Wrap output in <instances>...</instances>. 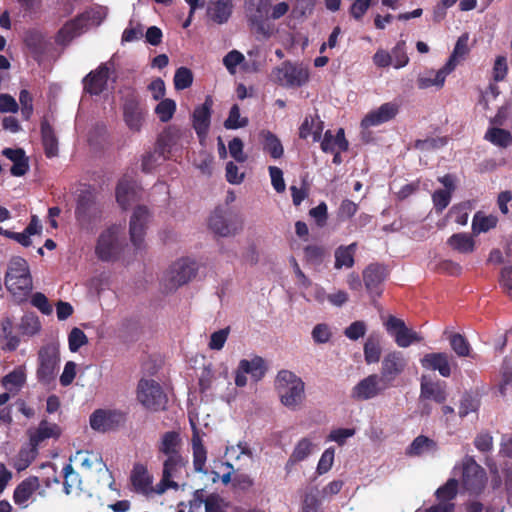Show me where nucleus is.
Wrapping results in <instances>:
<instances>
[{
	"instance_id": "dca6fc26",
	"label": "nucleus",
	"mask_w": 512,
	"mask_h": 512,
	"mask_svg": "<svg viewBox=\"0 0 512 512\" xmlns=\"http://www.w3.org/2000/svg\"><path fill=\"white\" fill-rule=\"evenodd\" d=\"M198 271L197 263L189 258H182L176 261L170 268L169 281L173 288L187 284L193 279Z\"/></svg>"
},
{
	"instance_id": "680f3d73",
	"label": "nucleus",
	"mask_w": 512,
	"mask_h": 512,
	"mask_svg": "<svg viewBox=\"0 0 512 512\" xmlns=\"http://www.w3.org/2000/svg\"><path fill=\"white\" fill-rule=\"evenodd\" d=\"M444 83L445 82H439L438 72H434L433 70L428 71L425 75H420L417 79L419 89H428L432 86L441 88Z\"/></svg>"
},
{
	"instance_id": "5701e85b",
	"label": "nucleus",
	"mask_w": 512,
	"mask_h": 512,
	"mask_svg": "<svg viewBox=\"0 0 512 512\" xmlns=\"http://www.w3.org/2000/svg\"><path fill=\"white\" fill-rule=\"evenodd\" d=\"M88 17L84 14L67 21L56 33L55 42L60 46H67L85 26Z\"/></svg>"
},
{
	"instance_id": "a211bd4d",
	"label": "nucleus",
	"mask_w": 512,
	"mask_h": 512,
	"mask_svg": "<svg viewBox=\"0 0 512 512\" xmlns=\"http://www.w3.org/2000/svg\"><path fill=\"white\" fill-rule=\"evenodd\" d=\"M214 101L207 95L203 104L195 107L192 114V126L199 138H205L210 128Z\"/></svg>"
},
{
	"instance_id": "a19ab883",
	"label": "nucleus",
	"mask_w": 512,
	"mask_h": 512,
	"mask_svg": "<svg viewBox=\"0 0 512 512\" xmlns=\"http://www.w3.org/2000/svg\"><path fill=\"white\" fill-rule=\"evenodd\" d=\"M188 461L180 455L168 456L163 462V476L173 480L181 475L182 470L186 467Z\"/></svg>"
},
{
	"instance_id": "8fccbe9b",
	"label": "nucleus",
	"mask_w": 512,
	"mask_h": 512,
	"mask_svg": "<svg viewBox=\"0 0 512 512\" xmlns=\"http://www.w3.org/2000/svg\"><path fill=\"white\" fill-rule=\"evenodd\" d=\"M458 481L450 478L443 486L436 490V497L440 502H450L457 496Z\"/></svg>"
},
{
	"instance_id": "de8ad7c7",
	"label": "nucleus",
	"mask_w": 512,
	"mask_h": 512,
	"mask_svg": "<svg viewBox=\"0 0 512 512\" xmlns=\"http://www.w3.org/2000/svg\"><path fill=\"white\" fill-rule=\"evenodd\" d=\"M449 343L452 350L459 357H468L470 355L471 346L468 340L459 333H452L449 336Z\"/></svg>"
},
{
	"instance_id": "c85d7f7f",
	"label": "nucleus",
	"mask_w": 512,
	"mask_h": 512,
	"mask_svg": "<svg viewBox=\"0 0 512 512\" xmlns=\"http://www.w3.org/2000/svg\"><path fill=\"white\" fill-rule=\"evenodd\" d=\"M320 147L325 153H334L336 149L347 151L349 143L345 138L344 129L339 128L336 135H333L331 130H327L321 140Z\"/></svg>"
},
{
	"instance_id": "79ce46f5",
	"label": "nucleus",
	"mask_w": 512,
	"mask_h": 512,
	"mask_svg": "<svg viewBox=\"0 0 512 512\" xmlns=\"http://www.w3.org/2000/svg\"><path fill=\"white\" fill-rule=\"evenodd\" d=\"M485 140L500 148H507L512 144V134L503 128H489L484 136Z\"/></svg>"
},
{
	"instance_id": "338daca9",
	"label": "nucleus",
	"mask_w": 512,
	"mask_h": 512,
	"mask_svg": "<svg viewBox=\"0 0 512 512\" xmlns=\"http://www.w3.org/2000/svg\"><path fill=\"white\" fill-rule=\"evenodd\" d=\"M367 331L365 322L354 321L344 331V335L350 340H358L363 337Z\"/></svg>"
},
{
	"instance_id": "ea45409f",
	"label": "nucleus",
	"mask_w": 512,
	"mask_h": 512,
	"mask_svg": "<svg viewBox=\"0 0 512 512\" xmlns=\"http://www.w3.org/2000/svg\"><path fill=\"white\" fill-rule=\"evenodd\" d=\"M60 429L58 425H49L47 421L40 422L39 427L34 434L30 436V443L36 449L45 439L59 437Z\"/></svg>"
},
{
	"instance_id": "58836bf2",
	"label": "nucleus",
	"mask_w": 512,
	"mask_h": 512,
	"mask_svg": "<svg viewBox=\"0 0 512 512\" xmlns=\"http://www.w3.org/2000/svg\"><path fill=\"white\" fill-rule=\"evenodd\" d=\"M180 137V130L174 126L167 127L158 137L156 142L160 155L170 153L171 147L176 145Z\"/></svg>"
},
{
	"instance_id": "3c124183",
	"label": "nucleus",
	"mask_w": 512,
	"mask_h": 512,
	"mask_svg": "<svg viewBox=\"0 0 512 512\" xmlns=\"http://www.w3.org/2000/svg\"><path fill=\"white\" fill-rule=\"evenodd\" d=\"M176 111V103L174 100L166 98L162 99L155 107V114L161 122H168L172 119Z\"/></svg>"
},
{
	"instance_id": "f704fd0d",
	"label": "nucleus",
	"mask_w": 512,
	"mask_h": 512,
	"mask_svg": "<svg viewBox=\"0 0 512 512\" xmlns=\"http://www.w3.org/2000/svg\"><path fill=\"white\" fill-rule=\"evenodd\" d=\"M24 43L35 57L45 54L48 45L45 36L36 29L25 32Z\"/></svg>"
},
{
	"instance_id": "09e8293b",
	"label": "nucleus",
	"mask_w": 512,
	"mask_h": 512,
	"mask_svg": "<svg viewBox=\"0 0 512 512\" xmlns=\"http://www.w3.org/2000/svg\"><path fill=\"white\" fill-rule=\"evenodd\" d=\"M19 329L23 335H36L41 330V323L39 318L34 314H25L21 318Z\"/></svg>"
},
{
	"instance_id": "f8f14e48",
	"label": "nucleus",
	"mask_w": 512,
	"mask_h": 512,
	"mask_svg": "<svg viewBox=\"0 0 512 512\" xmlns=\"http://www.w3.org/2000/svg\"><path fill=\"white\" fill-rule=\"evenodd\" d=\"M209 228L215 234L227 237L234 235L241 228V223L231 211L216 208L209 218Z\"/></svg>"
},
{
	"instance_id": "393cba45",
	"label": "nucleus",
	"mask_w": 512,
	"mask_h": 512,
	"mask_svg": "<svg viewBox=\"0 0 512 512\" xmlns=\"http://www.w3.org/2000/svg\"><path fill=\"white\" fill-rule=\"evenodd\" d=\"M446 387L444 381H430L423 376L420 384V399L433 400L438 404H443L447 399Z\"/></svg>"
},
{
	"instance_id": "f3484780",
	"label": "nucleus",
	"mask_w": 512,
	"mask_h": 512,
	"mask_svg": "<svg viewBox=\"0 0 512 512\" xmlns=\"http://www.w3.org/2000/svg\"><path fill=\"white\" fill-rule=\"evenodd\" d=\"M387 269L384 265L373 263L368 265L363 271V281L367 292L372 297L381 296L382 284L387 278Z\"/></svg>"
},
{
	"instance_id": "f03ea898",
	"label": "nucleus",
	"mask_w": 512,
	"mask_h": 512,
	"mask_svg": "<svg viewBox=\"0 0 512 512\" xmlns=\"http://www.w3.org/2000/svg\"><path fill=\"white\" fill-rule=\"evenodd\" d=\"M276 387L281 403L290 409H295L304 399V382L289 370L278 372Z\"/></svg>"
},
{
	"instance_id": "0eeeda50",
	"label": "nucleus",
	"mask_w": 512,
	"mask_h": 512,
	"mask_svg": "<svg viewBox=\"0 0 512 512\" xmlns=\"http://www.w3.org/2000/svg\"><path fill=\"white\" fill-rule=\"evenodd\" d=\"M60 352L57 344L50 343L38 351V367L36 376L40 383L49 385L54 381L59 368Z\"/></svg>"
},
{
	"instance_id": "2f4dec72",
	"label": "nucleus",
	"mask_w": 512,
	"mask_h": 512,
	"mask_svg": "<svg viewBox=\"0 0 512 512\" xmlns=\"http://www.w3.org/2000/svg\"><path fill=\"white\" fill-rule=\"evenodd\" d=\"M438 450V444L433 439L419 435L406 448L405 454L409 457H420L425 453H435Z\"/></svg>"
},
{
	"instance_id": "39448f33",
	"label": "nucleus",
	"mask_w": 512,
	"mask_h": 512,
	"mask_svg": "<svg viewBox=\"0 0 512 512\" xmlns=\"http://www.w3.org/2000/svg\"><path fill=\"white\" fill-rule=\"evenodd\" d=\"M137 400L148 410L164 411L168 403L167 394L153 379L142 378L137 385Z\"/></svg>"
},
{
	"instance_id": "69168bd1",
	"label": "nucleus",
	"mask_w": 512,
	"mask_h": 512,
	"mask_svg": "<svg viewBox=\"0 0 512 512\" xmlns=\"http://www.w3.org/2000/svg\"><path fill=\"white\" fill-rule=\"evenodd\" d=\"M328 208L325 202H321L316 207L310 209L309 215L315 220L318 227L322 228L327 224Z\"/></svg>"
},
{
	"instance_id": "2eb2a0df",
	"label": "nucleus",
	"mask_w": 512,
	"mask_h": 512,
	"mask_svg": "<svg viewBox=\"0 0 512 512\" xmlns=\"http://www.w3.org/2000/svg\"><path fill=\"white\" fill-rule=\"evenodd\" d=\"M486 480L485 470L473 458H469L463 463L462 483L467 491L475 494L480 493Z\"/></svg>"
},
{
	"instance_id": "774afa93",
	"label": "nucleus",
	"mask_w": 512,
	"mask_h": 512,
	"mask_svg": "<svg viewBox=\"0 0 512 512\" xmlns=\"http://www.w3.org/2000/svg\"><path fill=\"white\" fill-rule=\"evenodd\" d=\"M500 286L504 292L512 299V267H504L500 273Z\"/></svg>"
},
{
	"instance_id": "052dcab7",
	"label": "nucleus",
	"mask_w": 512,
	"mask_h": 512,
	"mask_svg": "<svg viewBox=\"0 0 512 512\" xmlns=\"http://www.w3.org/2000/svg\"><path fill=\"white\" fill-rule=\"evenodd\" d=\"M452 193L443 189L435 190L432 194V201L437 213H441L450 204Z\"/></svg>"
},
{
	"instance_id": "0e129e2a",
	"label": "nucleus",
	"mask_w": 512,
	"mask_h": 512,
	"mask_svg": "<svg viewBox=\"0 0 512 512\" xmlns=\"http://www.w3.org/2000/svg\"><path fill=\"white\" fill-rule=\"evenodd\" d=\"M229 332L230 328L226 327L212 333L208 344L209 348L211 350H221L227 341Z\"/></svg>"
},
{
	"instance_id": "e2e57ef3",
	"label": "nucleus",
	"mask_w": 512,
	"mask_h": 512,
	"mask_svg": "<svg viewBox=\"0 0 512 512\" xmlns=\"http://www.w3.org/2000/svg\"><path fill=\"white\" fill-rule=\"evenodd\" d=\"M479 407V401L472 395L466 393L462 396L459 406V416L461 418L467 416L471 412L477 411Z\"/></svg>"
},
{
	"instance_id": "aec40b11",
	"label": "nucleus",
	"mask_w": 512,
	"mask_h": 512,
	"mask_svg": "<svg viewBox=\"0 0 512 512\" xmlns=\"http://www.w3.org/2000/svg\"><path fill=\"white\" fill-rule=\"evenodd\" d=\"M90 426L93 430L106 432L116 429L123 421L121 413L97 409L90 416Z\"/></svg>"
},
{
	"instance_id": "c9c22d12",
	"label": "nucleus",
	"mask_w": 512,
	"mask_h": 512,
	"mask_svg": "<svg viewBox=\"0 0 512 512\" xmlns=\"http://www.w3.org/2000/svg\"><path fill=\"white\" fill-rule=\"evenodd\" d=\"M357 250V243L353 242L347 246L341 245L335 250V269H341L343 267L352 268L355 260L354 256Z\"/></svg>"
},
{
	"instance_id": "412c9836",
	"label": "nucleus",
	"mask_w": 512,
	"mask_h": 512,
	"mask_svg": "<svg viewBox=\"0 0 512 512\" xmlns=\"http://www.w3.org/2000/svg\"><path fill=\"white\" fill-rule=\"evenodd\" d=\"M399 106L393 102H386L378 109L370 111L361 121L364 129L386 123L396 117Z\"/></svg>"
},
{
	"instance_id": "4d7b16f0",
	"label": "nucleus",
	"mask_w": 512,
	"mask_h": 512,
	"mask_svg": "<svg viewBox=\"0 0 512 512\" xmlns=\"http://www.w3.org/2000/svg\"><path fill=\"white\" fill-rule=\"evenodd\" d=\"M352 4L349 7L350 16L356 20L361 21L369 8L373 5L375 0H352Z\"/></svg>"
},
{
	"instance_id": "6ab92c4d",
	"label": "nucleus",
	"mask_w": 512,
	"mask_h": 512,
	"mask_svg": "<svg viewBox=\"0 0 512 512\" xmlns=\"http://www.w3.org/2000/svg\"><path fill=\"white\" fill-rule=\"evenodd\" d=\"M148 218L149 211L147 207L139 205L134 209L130 219L129 233L131 242L136 249L142 248Z\"/></svg>"
},
{
	"instance_id": "f257e3e1",
	"label": "nucleus",
	"mask_w": 512,
	"mask_h": 512,
	"mask_svg": "<svg viewBox=\"0 0 512 512\" xmlns=\"http://www.w3.org/2000/svg\"><path fill=\"white\" fill-rule=\"evenodd\" d=\"M4 282L14 299L21 303L27 300L33 289L29 264L21 256H12L7 264Z\"/></svg>"
},
{
	"instance_id": "cd10ccee",
	"label": "nucleus",
	"mask_w": 512,
	"mask_h": 512,
	"mask_svg": "<svg viewBox=\"0 0 512 512\" xmlns=\"http://www.w3.org/2000/svg\"><path fill=\"white\" fill-rule=\"evenodd\" d=\"M192 427V451L193 466L196 472H205V464L207 460V450L203 445L200 437L199 429L193 421H190Z\"/></svg>"
},
{
	"instance_id": "4c0bfd02",
	"label": "nucleus",
	"mask_w": 512,
	"mask_h": 512,
	"mask_svg": "<svg viewBox=\"0 0 512 512\" xmlns=\"http://www.w3.org/2000/svg\"><path fill=\"white\" fill-rule=\"evenodd\" d=\"M449 245L454 251L462 254L472 253L475 249V241L470 234L467 233H455L450 236L447 240Z\"/></svg>"
},
{
	"instance_id": "4468645a",
	"label": "nucleus",
	"mask_w": 512,
	"mask_h": 512,
	"mask_svg": "<svg viewBox=\"0 0 512 512\" xmlns=\"http://www.w3.org/2000/svg\"><path fill=\"white\" fill-rule=\"evenodd\" d=\"M112 67L113 62L109 61L101 63L95 70L90 71L82 81L84 91L96 96L103 93L107 88Z\"/></svg>"
},
{
	"instance_id": "6e6d98bb",
	"label": "nucleus",
	"mask_w": 512,
	"mask_h": 512,
	"mask_svg": "<svg viewBox=\"0 0 512 512\" xmlns=\"http://www.w3.org/2000/svg\"><path fill=\"white\" fill-rule=\"evenodd\" d=\"M247 125L248 119L240 117V108L237 104H234L230 108L228 118L224 121V127L229 130H234Z\"/></svg>"
},
{
	"instance_id": "5fc2aeb1",
	"label": "nucleus",
	"mask_w": 512,
	"mask_h": 512,
	"mask_svg": "<svg viewBox=\"0 0 512 512\" xmlns=\"http://www.w3.org/2000/svg\"><path fill=\"white\" fill-rule=\"evenodd\" d=\"M173 81L176 90L187 89L193 83V73L187 67H180L176 70Z\"/></svg>"
},
{
	"instance_id": "603ef678",
	"label": "nucleus",
	"mask_w": 512,
	"mask_h": 512,
	"mask_svg": "<svg viewBox=\"0 0 512 512\" xmlns=\"http://www.w3.org/2000/svg\"><path fill=\"white\" fill-rule=\"evenodd\" d=\"M326 255V248L320 245H308L304 248L305 260L312 265L322 264Z\"/></svg>"
},
{
	"instance_id": "c03bdc74",
	"label": "nucleus",
	"mask_w": 512,
	"mask_h": 512,
	"mask_svg": "<svg viewBox=\"0 0 512 512\" xmlns=\"http://www.w3.org/2000/svg\"><path fill=\"white\" fill-rule=\"evenodd\" d=\"M364 358L367 364L378 363L381 357V346L378 336L370 335L364 344Z\"/></svg>"
},
{
	"instance_id": "bb28decb",
	"label": "nucleus",
	"mask_w": 512,
	"mask_h": 512,
	"mask_svg": "<svg viewBox=\"0 0 512 512\" xmlns=\"http://www.w3.org/2000/svg\"><path fill=\"white\" fill-rule=\"evenodd\" d=\"M130 479L136 493L146 497L151 496L153 477L144 465L135 464Z\"/></svg>"
},
{
	"instance_id": "c756f323",
	"label": "nucleus",
	"mask_w": 512,
	"mask_h": 512,
	"mask_svg": "<svg viewBox=\"0 0 512 512\" xmlns=\"http://www.w3.org/2000/svg\"><path fill=\"white\" fill-rule=\"evenodd\" d=\"M182 439L180 433L177 431H167L162 434L158 443V452L168 456H175L181 454Z\"/></svg>"
},
{
	"instance_id": "6e6552de",
	"label": "nucleus",
	"mask_w": 512,
	"mask_h": 512,
	"mask_svg": "<svg viewBox=\"0 0 512 512\" xmlns=\"http://www.w3.org/2000/svg\"><path fill=\"white\" fill-rule=\"evenodd\" d=\"M387 333L394 338L396 345L400 348H407L411 344L422 342L421 334L408 328L404 320L389 315L384 323Z\"/></svg>"
},
{
	"instance_id": "13d9d810",
	"label": "nucleus",
	"mask_w": 512,
	"mask_h": 512,
	"mask_svg": "<svg viewBox=\"0 0 512 512\" xmlns=\"http://www.w3.org/2000/svg\"><path fill=\"white\" fill-rule=\"evenodd\" d=\"M88 343L86 334L77 327L72 328L68 335V345L71 352H77L82 346Z\"/></svg>"
},
{
	"instance_id": "ddd939ff",
	"label": "nucleus",
	"mask_w": 512,
	"mask_h": 512,
	"mask_svg": "<svg viewBox=\"0 0 512 512\" xmlns=\"http://www.w3.org/2000/svg\"><path fill=\"white\" fill-rule=\"evenodd\" d=\"M266 372L267 366L262 357L254 356L251 360L242 359L235 371V385L237 387L246 386V374H250L251 378L258 382L265 376Z\"/></svg>"
},
{
	"instance_id": "72a5a7b5",
	"label": "nucleus",
	"mask_w": 512,
	"mask_h": 512,
	"mask_svg": "<svg viewBox=\"0 0 512 512\" xmlns=\"http://www.w3.org/2000/svg\"><path fill=\"white\" fill-rule=\"evenodd\" d=\"M41 138L44 153L47 158H53L58 155V139L53 127L47 120L41 122Z\"/></svg>"
},
{
	"instance_id": "1a4fd4ad",
	"label": "nucleus",
	"mask_w": 512,
	"mask_h": 512,
	"mask_svg": "<svg viewBox=\"0 0 512 512\" xmlns=\"http://www.w3.org/2000/svg\"><path fill=\"white\" fill-rule=\"evenodd\" d=\"M120 228L112 225L104 230L98 238L95 247L97 257L102 261H111L118 257L121 252V243L119 241Z\"/></svg>"
},
{
	"instance_id": "a878e982",
	"label": "nucleus",
	"mask_w": 512,
	"mask_h": 512,
	"mask_svg": "<svg viewBox=\"0 0 512 512\" xmlns=\"http://www.w3.org/2000/svg\"><path fill=\"white\" fill-rule=\"evenodd\" d=\"M39 487V478L36 476H30L22 480L13 492L14 503L21 508H27L29 499L39 489Z\"/></svg>"
},
{
	"instance_id": "423d86ee",
	"label": "nucleus",
	"mask_w": 512,
	"mask_h": 512,
	"mask_svg": "<svg viewBox=\"0 0 512 512\" xmlns=\"http://www.w3.org/2000/svg\"><path fill=\"white\" fill-rule=\"evenodd\" d=\"M272 80L283 87H301L309 81V71L301 64L283 61L271 73Z\"/></svg>"
},
{
	"instance_id": "864d4df0",
	"label": "nucleus",
	"mask_w": 512,
	"mask_h": 512,
	"mask_svg": "<svg viewBox=\"0 0 512 512\" xmlns=\"http://www.w3.org/2000/svg\"><path fill=\"white\" fill-rule=\"evenodd\" d=\"M390 54L392 55L393 66L396 69L403 68L409 63V57L406 52V42L404 40L398 41Z\"/></svg>"
},
{
	"instance_id": "a18cd8bd",
	"label": "nucleus",
	"mask_w": 512,
	"mask_h": 512,
	"mask_svg": "<svg viewBox=\"0 0 512 512\" xmlns=\"http://www.w3.org/2000/svg\"><path fill=\"white\" fill-rule=\"evenodd\" d=\"M498 219L493 215H484L481 212H477L472 221V230L475 234L488 232L490 229L496 227Z\"/></svg>"
},
{
	"instance_id": "4be33fe9",
	"label": "nucleus",
	"mask_w": 512,
	"mask_h": 512,
	"mask_svg": "<svg viewBox=\"0 0 512 512\" xmlns=\"http://www.w3.org/2000/svg\"><path fill=\"white\" fill-rule=\"evenodd\" d=\"M452 357L445 352H432L425 354L421 359V366L426 370L438 371L442 377H450Z\"/></svg>"
},
{
	"instance_id": "9b49d317",
	"label": "nucleus",
	"mask_w": 512,
	"mask_h": 512,
	"mask_svg": "<svg viewBox=\"0 0 512 512\" xmlns=\"http://www.w3.org/2000/svg\"><path fill=\"white\" fill-rule=\"evenodd\" d=\"M389 388L378 374H370L352 388L351 397L357 401H366L384 394Z\"/></svg>"
},
{
	"instance_id": "bf43d9fd",
	"label": "nucleus",
	"mask_w": 512,
	"mask_h": 512,
	"mask_svg": "<svg viewBox=\"0 0 512 512\" xmlns=\"http://www.w3.org/2000/svg\"><path fill=\"white\" fill-rule=\"evenodd\" d=\"M161 157L163 159L166 158L165 155H160L159 154V150H157V147H155L154 151L146 152L142 156V162H141V169H142V171L145 172V173L152 172L156 168V166L159 164V159Z\"/></svg>"
},
{
	"instance_id": "7c9ffc66",
	"label": "nucleus",
	"mask_w": 512,
	"mask_h": 512,
	"mask_svg": "<svg viewBox=\"0 0 512 512\" xmlns=\"http://www.w3.org/2000/svg\"><path fill=\"white\" fill-rule=\"evenodd\" d=\"M232 8L231 0H214L207 9V15L215 23L223 24L231 17Z\"/></svg>"
},
{
	"instance_id": "49530a36",
	"label": "nucleus",
	"mask_w": 512,
	"mask_h": 512,
	"mask_svg": "<svg viewBox=\"0 0 512 512\" xmlns=\"http://www.w3.org/2000/svg\"><path fill=\"white\" fill-rule=\"evenodd\" d=\"M312 449V443L309 439L303 438L301 439L297 445L295 446L287 465H293L297 462L303 461L305 458H307Z\"/></svg>"
},
{
	"instance_id": "9d476101",
	"label": "nucleus",
	"mask_w": 512,
	"mask_h": 512,
	"mask_svg": "<svg viewBox=\"0 0 512 512\" xmlns=\"http://www.w3.org/2000/svg\"><path fill=\"white\" fill-rule=\"evenodd\" d=\"M407 358L401 351H390L382 359L380 374L384 382L391 388L395 386L396 379L405 371Z\"/></svg>"
},
{
	"instance_id": "37998d69",
	"label": "nucleus",
	"mask_w": 512,
	"mask_h": 512,
	"mask_svg": "<svg viewBox=\"0 0 512 512\" xmlns=\"http://www.w3.org/2000/svg\"><path fill=\"white\" fill-rule=\"evenodd\" d=\"M63 477V491L66 495L81 491L82 481L80 475L74 470L71 464L64 466Z\"/></svg>"
},
{
	"instance_id": "20e7f679",
	"label": "nucleus",
	"mask_w": 512,
	"mask_h": 512,
	"mask_svg": "<svg viewBox=\"0 0 512 512\" xmlns=\"http://www.w3.org/2000/svg\"><path fill=\"white\" fill-rule=\"evenodd\" d=\"M244 7L251 29L258 35L270 37L273 29L269 23L271 0H245Z\"/></svg>"
},
{
	"instance_id": "b1692460",
	"label": "nucleus",
	"mask_w": 512,
	"mask_h": 512,
	"mask_svg": "<svg viewBox=\"0 0 512 512\" xmlns=\"http://www.w3.org/2000/svg\"><path fill=\"white\" fill-rule=\"evenodd\" d=\"M123 117L130 130L139 132L143 123V112L135 96L127 97L123 104Z\"/></svg>"
},
{
	"instance_id": "473e14b6",
	"label": "nucleus",
	"mask_w": 512,
	"mask_h": 512,
	"mask_svg": "<svg viewBox=\"0 0 512 512\" xmlns=\"http://www.w3.org/2000/svg\"><path fill=\"white\" fill-rule=\"evenodd\" d=\"M262 149L273 159H279L284 155V148L276 134L269 130H262L259 134Z\"/></svg>"
},
{
	"instance_id": "7ed1b4c3",
	"label": "nucleus",
	"mask_w": 512,
	"mask_h": 512,
	"mask_svg": "<svg viewBox=\"0 0 512 512\" xmlns=\"http://www.w3.org/2000/svg\"><path fill=\"white\" fill-rule=\"evenodd\" d=\"M102 208L91 189L80 191L75 208V218L82 229L90 230L101 220Z\"/></svg>"
},
{
	"instance_id": "e433bc0d",
	"label": "nucleus",
	"mask_w": 512,
	"mask_h": 512,
	"mask_svg": "<svg viewBox=\"0 0 512 512\" xmlns=\"http://www.w3.org/2000/svg\"><path fill=\"white\" fill-rule=\"evenodd\" d=\"M134 195V182L127 177L121 178L116 186V200L118 204L126 210L131 205Z\"/></svg>"
}]
</instances>
